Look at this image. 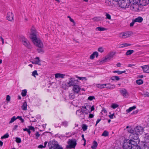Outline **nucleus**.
I'll return each instance as SVG.
<instances>
[{
  "instance_id": "1",
  "label": "nucleus",
  "mask_w": 149,
  "mask_h": 149,
  "mask_svg": "<svg viewBox=\"0 0 149 149\" xmlns=\"http://www.w3.org/2000/svg\"><path fill=\"white\" fill-rule=\"evenodd\" d=\"M30 38L34 44L37 47L40 48L37 49L38 52L43 53V51L42 48L43 47V45L41 41L39 39L37 38L36 31L34 29H31Z\"/></svg>"
},
{
  "instance_id": "2",
  "label": "nucleus",
  "mask_w": 149,
  "mask_h": 149,
  "mask_svg": "<svg viewBox=\"0 0 149 149\" xmlns=\"http://www.w3.org/2000/svg\"><path fill=\"white\" fill-rule=\"evenodd\" d=\"M48 146L49 149H63L62 146L59 145L58 142L54 140L49 142Z\"/></svg>"
},
{
  "instance_id": "3",
  "label": "nucleus",
  "mask_w": 149,
  "mask_h": 149,
  "mask_svg": "<svg viewBox=\"0 0 149 149\" xmlns=\"http://www.w3.org/2000/svg\"><path fill=\"white\" fill-rule=\"evenodd\" d=\"M79 80L76 79L73 77H71L69 78L68 81L65 84L67 87H70L73 86L77 84H78Z\"/></svg>"
},
{
  "instance_id": "4",
  "label": "nucleus",
  "mask_w": 149,
  "mask_h": 149,
  "mask_svg": "<svg viewBox=\"0 0 149 149\" xmlns=\"http://www.w3.org/2000/svg\"><path fill=\"white\" fill-rule=\"evenodd\" d=\"M68 145L66 146V149H72L75 148L77 144V140L74 139H70L67 142Z\"/></svg>"
},
{
  "instance_id": "5",
  "label": "nucleus",
  "mask_w": 149,
  "mask_h": 149,
  "mask_svg": "<svg viewBox=\"0 0 149 149\" xmlns=\"http://www.w3.org/2000/svg\"><path fill=\"white\" fill-rule=\"evenodd\" d=\"M131 3L130 0H120L119 5L122 8H126L129 7Z\"/></svg>"
},
{
  "instance_id": "6",
  "label": "nucleus",
  "mask_w": 149,
  "mask_h": 149,
  "mask_svg": "<svg viewBox=\"0 0 149 149\" xmlns=\"http://www.w3.org/2000/svg\"><path fill=\"white\" fill-rule=\"evenodd\" d=\"M134 132L132 129H131L128 130V132L130 133V134L129 136V139H132L134 140H137L138 139L139 134Z\"/></svg>"
},
{
  "instance_id": "7",
  "label": "nucleus",
  "mask_w": 149,
  "mask_h": 149,
  "mask_svg": "<svg viewBox=\"0 0 149 149\" xmlns=\"http://www.w3.org/2000/svg\"><path fill=\"white\" fill-rule=\"evenodd\" d=\"M124 142L123 146V149H132V147L129 139H125Z\"/></svg>"
},
{
  "instance_id": "8",
  "label": "nucleus",
  "mask_w": 149,
  "mask_h": 149,
  "mask_svg": "<svg viewBox=\"0 0 149 149\" xmlns=\"http://www.w3.org/2000/svg\"><path fill=\"white\" fill-rule=\"evenodd\" d=\"M133 3L130 6V9L134 11H137L139 10V3L137 0L132 1Z\"/></svg>"
},
{
  "instance_id": "9",
  "label": "nucleus",
  "mask_w": 149,
  "mask_h": 149,
  "mask_svg": "<svg viewBox=\"0 0 149 149\" xmlns=\"http://www.w3.org/2000/svg\"><path fill=\"white\" fill-rule=\"evenodd\" d=\"M132 130L134 131V132L137 133L139 134H141L143 132V128L141 126H137Z\"/></svg>"
},
{
  "instance_id": "10",
  "label": "nucleus",
  "mask_w": 149,
  "mask_h": 149,
  "mask_svg": "<svg viewBox=\"0 0 149 149\" xmlns=\"http://www.w3.org/2000/svg\"><path fill=\"white\" fill-rule=\"evenodd\" d=\"M81 89L80 87L78 84H77L73 86L72 91L75 93L77 94L79 93Z\"/></svg>"
},
{
  "instance_id": "11",
  "label": "nucleus",
  "mask_w": 149,
  "mask_h": 149,
  "mask_svg": "<svg viewBox=\"0 0 149 149\" xmlns=\"http://www.w3.org/2000/svg\"><path fill=\"white\" fill-rule=\"evenodd\" d=\"M21 40L23 44L26 47H29V43L28 40L24 37L21 38Z\"/></svg>"
},
{
  "instance_id": "12",
  "label": "nucleus",
  "mask_w": 149,
  "mask_h": 149,
  "mask_svg": "<svg viewBox=\"0 0 149 149\" xmlns=\"http://www.w3.org/2000/svg\"><path fill=\"white\" fill-rule=\"evenodd\" d=\"M114 55L113 53V52H112L110 54H109V55L105 58V59H102L100 62H102L103 63L104 62H106L107 61V60L109 59L110 60L113 57V56Z\"/></svg>"
},
{
  "instance_id": "13",
  "label": "nucleus",
  "mask_w": 149,
  "mask_h": 149,
  "mask_svg": "<svg viewBox=\"0 0 149 149\" xmlns=\"http://www.w3.org/2000/svg\"><path fill=\"white\" fill-rule=\"evenodd\" d=\"M6 18L8 20L11 21L13 18V14L12 13H8L7 14Z\"/></svg>"
},
{
  "instance_id": "14",
  "label": "nucleus",
  "mask_w": 149,
  "mask_h": 149,
  "mask_svg": "<svg viewBox=\"0 0 149 149\" xmlns=\"http://www.w3.org/2000/svg\"><path fill=\"white\" fill-rule=\"evenodd\" d=\"M104 88H109L110 89H112L115 88L116 86L114 84L112 85L110 83L104 84Z\"/></svg>"
},
{
  "instance_id": "15",
  "label": "nucleus",
  "mask_w": 149,
  "mask_h": 149,
  "mask_svg": "<svg viewBox=\"0 0 149 149\" xmlns=\"http://www.w3.org/2000/svg\"><path fill=\"white\" fill-rule=\"evenodd\" d=\"M120 92L125 97H126L128 95L127 90L125 88L120 90Z\"/></svg>"
},
{
  "instance_id": "16",
  "label": "nucleus",
  "mask_w": 149,
  "mask_h": 149,
  "mask_svg": "<svg viewBox=\"0 0 149 149\" xmlns=\"http://www.w3.org/2000/svg\"><path fill=\"white\" fill-rule=\"evenodd\" d=\"M144 72L146 73H149V66L145 65L141 67Z\"/></svg>"
},
{
  "instance_id": "17",
  "label": "nucleus",
  "mask_w": 149,
  "mask_h": 149,
  "mask_svg": "<svg viewBox=\"0 0 149 149\" xmlns=\"http://www.w3.org/2000/svg\"><path fill=\"white\" fill-rule=\"evenodd\" d=\"M143 138L144 142L149 143V134H146Z\"/></svg>"
},
{
  "instance_id": "18",
  "label": "nucleus",
  "mask_w": 149,
  "mask_h": 149,
  "mask_svg": "<svg viewBox=\"0 0 149 149\" xmlns=\"http://www.w3.org/2000/svg\"><path fill=\"white\" fill-rule=\"evenodd\" d=\"M81 110L83 114L85 113L86 114H88V112H88V111H87L86 107L85 106L82 107Z\"/></svg>"
},
{
  "instance_id": "19",
  "label": "nucleus",
  "mask_w": 149,
  "mask_h": 149,
  "mask_svg": "<svg viewBox=\"0 0 149 149\" xmlns=\"http://www.w3.org/2000/svg\"><path fill=\"white\" fill-rule=\"evenodd\" d=\"M65 76V74L60 73H57L55 74V77L56 78H63Z\"/></svg>"
},
{
  "instance_id": "20",
  "label": "nucleus",
  "mask_w": 149,
  "mask_h": 149,
  "mask_svg": "<svg viewBox=\"0 0 149 149\" xmlns=\"http://www.w3.org/2000/svg\"><path fill=\"white\" fill-rule=\"evenodd\" d=\"M143 20V18L141 17H139L136 18L134 19V21L135 22H141Z\"/></svg>"
},
{
  "instance_id": "21",
  "label": "nucleus",
  "mask_w": 149,
  "mask_h": 149,
  "mask_svg": "<svg viewBox=\"0 0 149 149\" xmlns=\"http://www.w3.org/2000/svg\"><path fill=\"white\" fill-rule=\"evenodd\" d=\"M123 33L124 34L125 38H127L130 36L132 34V32L130 31L125 32H123Z\"/></svg>"
},
{
  "instance_id": "22",
  "label": "nucleus",
  "mask_w": 149,
  "mask_h": 149,
  "mask_svg": "<svg viewBox=\"0 0 149 149\" xmlns=\"http://www.w3.org/2000/svg\"><path fill=\"white\" fill-rule=\"evenodd\" d=\"M131 45V44H128L127 43H124L121 44L120 45V48H123L125 47L129 46Z\"/></svg>"
},
{
  "instance_id": "23",
  "label": "nucleus",
  "mask_w": 149,
  "mask_h": 149,
  "mask_svg": "<svg viewBox=\"0 0 149 149\" xmlns=\"http://www.w3.org/2000/svg\"><path fill=\"white\" fill-rule=\"evenodd\" d=\"M133 139H129V140L130 141V143H131V144L132 147H133L135 145H137V143L135 141H134Z\"/></svg>"
},
{
  "instance_id": "24",
  "label": "nucleus",
  "mask_w": 149,
  "mask_h": 149,
  "mask_svg": "<svg viewBox=\"0 0 149 149\" xmlns=\"http://www.w3.org/2000/svg\"><path fill=\"white\" fill-rule=\"evenodd\" d=\"M97 145L98 144L97 142L95 141H93V145L91 146V148L92 149H96L97 147Z\"/></svg>"
},
{
  "instance_id": "25",
  "label": "nucleus",
  "mask_w": 149,
  "mask_h": 149,
  "mask_svg": "<svg viewBox=\"0 0 149 149\" xmlns=\"http://www.w3.org/2000/svg\"><path fill=\"white\" fill-rule=\"evenodd\" d=\"M27 104L26 102H24L22 106V108L23 110H26L27 109Z\"/></svg>"
},
{
  "instance_id": "26",
  "label": "nucleus",
  "mask_w": 149,
  "mask_h": 149,
  "mask_svg": "<svg viewBox=\"0 0 149 149\" xmlns=\"http://www.w3.org/2000/svg\"><path fill=\"white\" fill-rule=\"evenodd\" d=\"M111 80L114 81V80H116L118 81L120 79V78L117 76H114L111 77Z\"/></svg>"
},
{
  "instance_id": "27",
  "label": "nucleus",
  "mask_w": 149,
  "mask_h": 149,
  "mask_svg": "<svg viewBox=\"0 0 149 149\" xmlns=\"http://www.w3.org/2000/svg\"><path fill=\"white\" fill-rule=\"evenodd\" d=\"M136 107L135 106H134L133 107L129 108V109L126 110V111L127 113H129L132 111V110L135 109Z\"/></svg>"
},
{
  "instance_id": "28",
  "label": "nucleus",
  "mask_w": 149,
  "mask_h": 149,
  "mask_svg": "<svg viewBox=\"0 0 149 149\" xmlns=\"http://www.w3.org/2000/svg\"><path fill=\"white\" fill-rule=\"evenodd\" d=\"M35 59H37L38 60L35 61L34 62V63H35L36 64H38L39 65H40L41 63H40V60L39 58L38 57H37Z\"/></svg>"
},
{
  "instance_id": "29",
  "label": "nucleus",
  "mask_w": 149,
  "mask_h": 149,
  "mask_svg": "<svg viewBox=\"0 0 149 149\" xmlns=\"http://www.w3.org/2000/svg\"><path fill=\"white\" fill-rule=\"evenodd\" d=\"M134 52V51L133 50H127L126 52V55H129L133 53Z\"/></svg>"
},
{
  "instance_id": "30",
  "label": "nucleus",
  "mask_w": 149,
  "mask_h": 149,
  "mask_svg": "<svg viewBox=\"0 0 149 149\" xmlns=\"http://www.w3.org/2000/svg\"><path fill=\"white\" fill-rule=\"evenodd\" d=\"M27 90L26 89H24L22 90L21 94L23 97H25L26 95Z\"/></svg>"
},
{
  "instance_id": "31",
  "label": "nucleus",
  "mask_w": 149,
  "mask_h": 149,
  "mask_svg": "<svg viewBox=\"0 0 149 149\" xmlns=\"http://www.w3.org/2000/svg\"><path fill=\"white\" fill-rule=\"evenodd\" d=\"M101 18L100 17H96L92 19L94 21H99L101 20Z\"/></svg>"
},
{
  "instance_id": "32",
  "label": "nucleus",
  "mask_w": 149,
  "mask_h": 149,
  "mask_svg": "<svg viewBox=\"0 0 149 149\" xmlns=\"http://www.w3.org/2000/svg\"><path fill=\"white\" fill-rule=\"evenodd\" d=\"M17 119V117H16L15 116H13L12 118H11L10 120L9 121V123L10 124L12 123L15 121Z\"/></svg>"
},
{
  "instance_id": "33",
  "label": "nucleus",
  "mask_w": 149,
  "mask_h": 149,
  "mask_svg": "<svg viewBox=\"0 0 149 149\" xmlns=\"http://www.w3.org/2000/svg\"><path fill=\"white\" fill-rule=\"evenodd\" d=\"M136 83L138 85H141L143 84V81L141 79H139L136 80Z\"/></svg>"
},
{
  "instance_id": "34",
  "label": "nucleus",
  "mask_w": 149,
  "mask_h": 149,
  "mask_svg": "<svg viewBox=\"0 0 149 149\" xmlns=\"http://www.w3.org/2000/svg\"><path fill=\"white\" fill-rule=\"evenodd\" d=\"M109 135L108 132L106 130H105L104 131L103 133L102 134V136H108Z\"/></svg>"
},
{
  "instance_id": "35",
  "label": "nucleus",
  "mask_w": 149,
  "mask_h": 149,
  "mask_svg": "<svg viewBox=\"0 0 149 149\" xmlns=\"http://www.w3.org/2000/svg\"><path fill=\"white\" fill-rule=\"evenodd\" d=\"M96 29H97L98 31H102L106 30V29L102 27H97L96 28Z\"/></svg>"
},
{
  "instance_id": "36",
  "label": "nucleus",
  "mask_w": 149,
  "mask_h": 149,
  "mask_svg": "<svg viewBox=\"0 0 149 149\" xmlns=\"http://www.w3.org/2000/svg\"><path fill=\"white\" fill-rule=\"evenodd\" d=\"M88 126L86 124H83L82 125V129L84 131H85L87 130Z\"/></svg>"
},
{
  "instance_id": "37",
  "label": "nucleus",
  "mask_w": 149,
  "mask_h": 149,
  "mask_svg": "<svg viewBox=\"0 0 149 149\" xmlns=\"http://www.w3.org/2000/svg\"><path fill=\"white\" fill-rule=\"evenodd\" d=\"M97 87L99 88H104V84H98L97 85Z\"/></svg>"
},
{
  "instance_id": "38",
  "label": "nucleus",
  "mask_w": 149,
  "mask_h": 149,
  "mask_svg": "<svg viewBox=\"0 0 149 149\" xmlns=\"http://www.w3.org/2000/svg\"><path fill=\"white\" fill-rule=\"evenodd\" d=\"M32 76H34L35 77H36L35 75H38V74L37 73V71L36 70H35L33 72H32Z\"/></svg>"
},
{
  "instance_id": "39",
  "label": "nucleus",
  "mask_w": 149,
  "mask_h": 149,
  "mask_svg": "<svg viewBox=\"0 0 149 149\" xmlns=\"http://www.w3.org/2000/svg\"><path fill=\"white\" fill-rule=\"evenodd\" d=\"M82 113L81 111V110H77L76 112V114L78 115L79 116H80L81 115V114Z\"/></svg>"
},
{
  "instance_id": "40",
  "label": "nucleus",
  "mask_w": 149,
  "mask_h": 149,
  "mask_svg": "<svg viewBox=\"0 0 149 149\" xmlns=\"http://www.w3.org/2000/svg\"><path fill=\"white\" fill-rule=\"evenodd\" d=\"M9 136L8 133H7L4 135L3 136H1V139H6Z\"/></svg>"
},
{
  "instance_id": "41",
  "label": "nucleus",
  "mask_w": 149,
  "mask_h": 149,
  "mask_svg": "<svg viewBox=\"0 0 149 149\" xmlns=\"http://www.w3.org/2000/svg\"><path fill=\"white\" fill-rule=\"evenodd\" d=\"M132 149H141L140 146L139 145H135L134 146Z\"/></svg>"
},
{
  "instance_id": "42",
  "label": "nucleus",
  "mask_w": 149,
  "mask_h": 149,
  "mask_svg": "<svg viewBox=\"0 0 149 149\" xmlns=\"http://www.w3.org/2000/svg\"><path fill=\"white\" fill-rule=\"evenodd\" d=\"M118 105L116 104H113L112 105H111V107L113 108V109H115L117 107H118Z\"/></svg>"
},
{
  "instance_id": "43",
  "label": "nucleus",
  "mask_w": 149,
  "mask_h": 149,
  "mask_svg": "<svg viewBox=\"0 0 149 149\" xmlns=\"http://www.w3.org/2000/svg\"><path fill=\"white\" fill-rule=\"evenodd\" d=\"M17 119H19L20 120L22 123H23L24 122V119L22 118V117L21 116H17Z\"/></svg>"
},
{
  "instance_id": "44",
  "label": "nucleus",
  "mask_w": 149,
  "mask_h": 149,
  "mask_svg": "<svg viewBox=\"0 0 149 149\" xmlns=\"http://www.w3.org/2000/svg\"><path fill=\"white\" fill-rule=\"evenodd\" d=\"M16 141L18 143H20L21 142V139L18 137L16 138Z\"/></svg>"
},
{
  "instance_id": "45",
  "label": "nucleus",
  "mask_w": 149,
  "mask_h": 149,
  "mask_svg": "<svg viewBox=\"0 0 149 149\" xmlns=\"http://www.w3.org/2000/svg\"><path fill=\"white\" fill-rule=\"evenodd\" d=\"M106 19H111V15L109 14L106 13Z\"/></svg>"
},
{
  "instance_id": "46",
  "label": "nucleus",
  "mask_w": 149,
  "mask_h": 149,
  "mask_svg": "<svg viewBox=\"0 0 149 149\" xmlns=\"http://www.w3.org/2000/svg\"><path fill=\"white\" fill-rule=\"evenodd\" d=\"M62 124L63 125L66 127L68 125V122L66 121H65L62 123Z\"/></svg>"
},
{
  "instance_id": "47",
  "label": "nucleus",
  "mask_w": 149,
  "mask_h": 149,
  "mask_svg": "<svg viewBox=\"0 0 149 149\" xmlns=\"http://www.w3.org/2000/svg\"><path fill=\"white\" fill-rule=\"evenodd\" d=\"M95 99V98L94 96H90L88 97V99L90 101H91L93 100V99Z\"/></svg>"
},
{
  "instance_id": "48",
  "label": "nucleus",
  "mask_w": 149,
  "mask_h": 149,
  "mask_svg": "<svg viewBox=\"0 0 149 149\" xmlns=\"http://www.w3.org/2000/svg\"><path fill=\"white\" fill-rule=\"evenodd\" d=\"M23 130L24 131H26L28 132L29 134H30L31 133V131L30 130V129H27V128H25L23 129Z\"/></svg>"
},
{
  "instance_id": "49",
  "label": "nucleus",
  "mask_w": 149,
  "mask_h": 149,
  "mask_svg": "<svg viewBox=\"0 0 149 149\" xmlns=\"http://www.w3.org/2000/svg\"><path fill=\"white\" fill-rule=\"evenodd\" d=\"M143 95L145 97H149V93L147 92H146Z\"/></svg>"
},
{
  "instance_id": "50",
  "label": "nucleus",
  "mask_w": 149,
  "mask_h": 149,
  "mask_svg": "<svg viewBox=\"0 0 149 149\" xmlns=\"http://www.w3.org/2000/svg\"><path fill=\"white\" fill-rule=\"evenodd\" d=\"M98 51L99 52H100L101 53H102L104 52V49L102 47H100L98 48Z\"/></svg>"
},
{
  "instance_id": "51",
  "label": "nucleus",
  "mask_w": 149,
  "mask_h": 149,
  "mask_svg": "<svg viewBox=\"0 0 149 149\" xmlns=\"http://www.w3.org/2000/svg\"><path fill=\"white\" fill-rule=\"evenodd\" d=\"M119 36L120 37L122 38H125L124 34L123 32L119 34Z\"/></svg>"
},
{
  "instance_id": "52",
  "label": "nucleus",
  "mask_w": 149,
  "mask_h": 149,
  "mask_svg": "<svg viewBox=\"0 0 149 149\" xmlns=\"http://www.w3.org/2000/svg\"><path fill=\"white\" fill-rule=\"evenodd\" d=\"M113 72L114 73H117L118 75L121 74L120 71L119 70H114L113 71Z\"/></svg>"
},
{
  "instance_id": "53",
  "label": "nucleus",
  "mask_w": 149,
  "mask_h": 149,
  "mask_svg": "<svg viewBox=\"0 0 149 149\" xmlns=\"http://www.w3.org/2000/svg\"><path fill=\"white\" fill-rule=\"evenodd\" d=\"M29 129H30V130H33V131H35V128L33 126H29Z\"/></svg>"
},
{
  "instance_id": "54",
  "label": "nucleus",
  "mask_w": 149,
  "mask_h": 149,
  "mask_svg": "<svg viewBox=\"0 0 149 149\" xmlns=\"http://www.w3.org/2000/svg\"><path fill=\"white\" fill-rule=\"evenodd\" d=\"M76 77L79 79L80 80H83L84 79H85V77H79L76 76Z\"/></svg>"
},
{
  "instance_id": "55",
  "label": "nucleus",
  "mask_w": 149,
  "mask_h": 149,
  "mask_svg": "<svg viewBox=\"0 0 149 149\" xmlns=\"http://www.w3.org/2000/svg\"><path fill=\"white\" fill-rule=\"evenodd\" d=\"M95 57V56H94V54H92L90 57V58L91 59H93Z\"/></svg>"
},
{
  "instance_id": "56",
  "label": "nucleus",
  "mask_w": 149,
  "mask_h": 149,
  "mask_svg": "<svg viewBox=\"0 0 149 149\" xmlns=\"http://www.w3.org/2000/svg\"><path fill=\"white\" fill-rule=\"evenodd\" d=\"M6 99L7 101H10V97L9 95H8L7 96Z\"/></svg>"
},
{
  "instance_id": "57",
  "label": "nucleus",
  "mask_w": 149,
  "mask_h": 149,
  "mask_svg": "<svg viewBox=\"0 0 149 149\" xmlns=\"http://www.w3.org/2000/svg\"><path fill=\"white\" fill-rule=\"evenodd\" d=\"M135 22L134 21V20H133L132 22L130 24V26L131 27L133 26Z\"/></svg>"
},
{
  "instance_id": "58",
  "label": "nucleus",
  "mask_w": 149,
  "mask_h": 149,
  "mask_svg": "<svg viewBox=\"0 0 149 149\" xmlns=\"http://www.w3.org/2000/svg\"><path fill=\"white\" fill-rule=\"evenodd\" d=\"M40 135V134H39V133L38 132H37L36 134V136L37 138H38Z\"/></svg>"
},
{
  "instance_id": "59",
  "label": "nucleus",
  "mask_w": 149,
  "mask_h": 149,
  "mask_svg": "<svg viewBox=\"0 0 149 149\" xmlns=\"http://www.w3.org/2000/svg\"><path fill=\"white\" fill-rule=\"evenodd\" d=\"M94 115L93 114L90 113L89 115V118H92L93 117Z\"/></svg>"
},
{
  "instance_id": "60",
  "label": "nucleus",
  "mask_w": 149,
  "mask_h": 149,
  "mask_svg": "<svg viewBox=\"0 0 149 149\" xmlns=\"http://www.w3.org/2000/svg\"><path fill=\"white\" fill-rule=\"evenodd\" d=\"M102 111V112H103L104 113H106L107 112V111L104 108H103Z\"/></svg>"
},
{
  "instance_id": "61",
  "label": "nucleus",
  "mask_w": 149,
  "mask_h": 149,
  "mask_svg": "<svg viewBox=\"0 0 149 149\" xmlns=\"http://www.w3.org/2000/svg\"><path fill=\"white\" fill-rule=\"evenodd\" d=\"M38 148H44L45 147L43 146L42 145H40L38 146Z\"/></svg>"
},
{
  "instance_id": "62",
  "label": "nucleus",
  "mask_w": 149,
  "mask_h": 149,
  "mask_svg": "<svg viewBox=\"0 0 149 149\" xmlns=\"http://www.w3.org/2000/svg\"><path fill=\"white\" fill-rule=\"evenodd\" d=\"M114 116V114L113 113L112 114H111L110 115H109V116L111 119H113V117Z\"/></svg>"
},
{
  "instance_id": "63",
  "label": "nucleus",
  "mask_w": 149,
  "mask_h": 149,
  "mask_svg": "<svg viewBox=\"0 0 149 149\" xmlns=\"http://www.w3.org/2000/svg\"><path fill=\"white\" fill-rule=\"evenodd\" d=\"M95 109V108H94V107L93 106L91 107V111L89 112V113H90L92 111H93Z\"/></svg>"
},
{
  "instance_id": "64",
  "label": "nucleus",
  "mask_w": 149,
  "mask_h": 149,
  "mask_svg": "<svg viewBox=\"0 0 149 149\" xmlns=\"http://www.w3.org/2000/svg\"><path fill=\"white\" fill-rule=\"evenodd\" d=\"M134 65H135L133 64H130L128 65V67H131L133 66H134Z\"/></svg>"
}]
</instances>
